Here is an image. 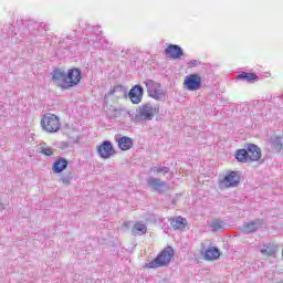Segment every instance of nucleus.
<instances>
[{
    "label": "nucleus",
    "mask_w": 283,
    "mask_h": 283,
    "mask_svg": "<svg viewBox=\"0 0 283 283\" xmlns=\"http://www.w3.org/2000/svg\"><path fill=\"white\" fill-rule=\"evenodd\" d=\"M158 114V109L154 107V104L147 102L138 107V113L135 115V123H147L154 120L155 116Z\"/></svg>",
    "instance_id": "7ed1b4c3"
},
{
    "label": "nucleus",
    "mask_w": 283,
    "mask_h": 283,
    "mask_svg": "<svg viewBox=\"0 0 283 283\" xmlns=\"http://www.w3.org/2000/svg\"><path fill=\"white\" fill-rule=\"evenodd\" d=\"M245 149L249 154V158L251 163H256V160H260L262 158V149L259 148L255 144H248L245 145Z\"/></svg>",
    "instance_id": "9b49d317"
},
{
    "label": "nucleus",
    "mask_w": 283,
    "mask_h": 283,
    "mask_svg": "<svg viewBox=\"0 0 283 283\" xmlns=\"http://www.w3.org/2000/svg\"><path fill=\"white\" fill-rule=\"evenodd\" d=\"M28 30H29V32H32V34H34V29H32V27L30 24H28Z\"/></svg>",
    "instance_id": "473e14b6"
},
{
    "label": "nucleus",
    "mask_w": 283,
    "mask_h": 283,
    "mask_svg": "<svg viewBox=\"0 0 283 283\" xmlns=\"http://www.w3.org/2000/svg\"><path fill=\"white\" fill-rule=\"evenodd\" d=\"M276 252H277V247L271 243L263 245V249H261L262 255L273 256L275 255Z\"/></svg>",
    "instance_id": "393cba45"
},
{
    "label": "nucleus",
    "mask_w": 283,
    "mask_h": 283,
    "mask_svg": "<svg viewBox=\"0 0 283 283\" xmlns=\"http://www.w3.org/2000/svg\"><path fill=\"white\" fill-rule=\"evenodd\" d=\"M41 154L44 156H52L54 154L53 149L51 147H43L41 150Z\"/></svg>",
    "instance_id": "cd10ccee"
},
{
    "label": "nucleus",
    "mask_w": 283,
    "mask_h": 283,
    "mask_svg": "<svg viewBox=\"0 0 283 283\" xmlns=\"http://www.w3.org/2000/svg\"><path fill=\"white\" fill-rule=\"evenodd\" d=\"M235 159L238 160V163H251V158L249 157V151L247 150V148L238 149L235 153Z\"/></svg>",
    "instance_id": "6ab92c4d"
},
{
    "label": "nucleus",
    "mask_w": 283,
    "mask_h": 283,
    "mask_svg": "<svg viewBox=\"0 0 283 283\" xmlns=\"http://www.w3.org/2000/svg\"><path fill=\"white\" fill-rule=\"evenodd\" d=\"M259 227H262V220L256 219L252 222L244 223L241 227V231H242V233H245V234L255 233V231H258Z\"/></svg>",
    "instance_id": "ddd939ff"
},
{
    "label": "nucleus",
    "mask_w": 283,
    "mask_h": 283,
    "mask_svg": "<svg viewBox=\"0 0 283 283\" xmlns=\"http://www.w3.org/2000/svg\"><path fill=\"white\" fill-rule=\"evenodd\" d=\"M143 94H145V90L140 85H135L128 93V98L133 103V105H138L143 103Z\"/></svg>",
    "instance_id": "1a4fd4ad"
},
{
    "label": "nucleus",
    "mask_w": 283,
    "mask_h": 283,
    "mask_svg": "<svg viewBox=\"0 0 283 283\" xmlns=\"http://www.w3.org/2000/svg\"><path fill=\"white\" fill-rule=\"evenodd\" d=\"M270 145L272 149L276 153L282 151L283 148V137L282 136H274L270 139Z\"/></svg>",
    "instance_id": "a211bd4d"
},
{
    "label": "nucleus",
    "mask_w": 283,
    "mask_h": 283,
    "mask_svg": "<svg viewBox=\"0 0 283 283\" xmlns=\"http://www.w3.org/2000/svg\"><path fill=\"white\" fill-rule=\"evenodd\" d=\"M148 96L150 98H154V101H167V93L163 90V84H160L151 93H149Z\"/></svg>",
    "instance_id": "4468645a"
},
{
    "label": "nucleus",
    "mask_w": 283,
    "mask_h": 283,
    "mask_svg": "<svg viewBox=\"0 0 283 283\" xmlns=\"http://www.w3.org/2000/svg\"><path fill=\"white\" fill-rule=\"evenodd\" d=\"M128 114H129V111H127V108H115L113 111L112 117L115 120H123L124 118L127 117Z\"/></svg>",
    "instance_id": "5701e85b"
},
{
    "label": "nucleus",
    "mask_w": 283,
    "mask_h": 283,
    "mask_svg": "<svg viewBox=\"0 0 283 283\" xmlns=\"http://www.w3.org/2000/svg\"><path fill=\"white\" fill-rule=\"evenodd\" d=\"M221 182L227 187V189L238 187V185H240V172L230 171L223 177Z\"/></svg>",
    "instance_id": "6e6552de"
},
{
    "label": "nucleus",
    "mask_w": 283,
    "mask_h": 283,
    "mask_svg": "<svg viewBox=\"0 0 283 283\" xmlns=\"http://www.w3.org/2000/svg\"><path fill=\"white\" fill-rule=\"evenodd\" d=\"M187 218L185 217H176L172 218L170 220V227L175 230V231H185V229H187Z\"/></svg>",
    "instance_id": "f8f14e48"
},
{
    "label": "nucleus",
    "mask_w": 283,
    "mask_h": 283,
    "mask_svg": "<svg viewBox=\"0 0 283 283\" xmlns=\"http://www.w3.org/2000/svg\"><path fill=\"white\" fill-rule=\"evenodd\" d=\"M65 169H67V159L60 157L57 158L52 167V170L54 171V174H63V171H65Z\"/></svg>",
    "instance_id": "2eb2a0df"
},
{
    "label": "nucleus",
    "mask_w": 283,
    "mask_h": 283,
    "mask_svg": "<svg viewBox=\"0 0 283 283\" xmlns=\"http://www.w3.org/2000/svg\"><path fill=\"white\" fill-rule=\"evenodd\" d=\"M52 81L55 82L57 87L62 90H70V87H76L81 83V69H70L65 73L62 69H54L51 73Z\"/></svg>",
    "instance_id": "f257e3e1"
},
{
    "label": "nucleus",
    "mask_w": 283,
    "mask_h": 283,
    "mask_svg": "<svg viewBox=\"0 0 283 283\" xmlns=\"http://www.w3.org/2000/svg\"><path fill=\"white\" fill-rule=\"evenodd\" d=\"M116 90H118V86H117V87H114L113 90H111V91H109V94H111V95L116 94Z\"/></svg>",
    "instance_id": "2f4dec72"
},
{
    "label": "nucleus",
    "mask_w": 283,
    "mask_h": 283,
    "mask_svg": "<svg viewBox=\"0 0 283 283\" xmlns=\"http://www.w3.org/2000/svg\"><path fill=\"white\" fill-rule=\"evenodd\" d=\"M210 229L212 233H218V231H224L227 229V223L221 219H213L210 223Z\"/></svg>",
    "instance_id": "f3484780"
},
{
    "label": "nucleus",
    "mask_w": 283,
    "mask_h": 283,
    "mask_svg": "<svg viewBox=\"0 0 283 283\" xmlns=\"http://www.w3.org/2000/svg\"><path fill=\"white\" fill-rule=\"evenodd\" d=\"M99 30H101V27H96V28H95V31H96V32H101Z\"/></svg>",
    "instance_id": "72a5a7b5"
},
{
    "label": "nucleus",
    "mask_w": 283,
    "mask_h": 283,
    "mask_svg": "<svg viewBox=\"0 0 283 283\" xmlns=\"http://www.w3.org/2000/svg\"><path fill=\"white\" fill-rule=\"evenodd\" d=\"M147 233V226L143 222H137L132 228V235H145Z\"/></svg>",
    "instance_id": "aec40b11"
},
{
    "label": "nucleus",
    "mask_w": 283,
    "mask_h": 283,
    "mask_svg": "<svg viewBox=\"0 0 283 283\" xmlns=\"http://www.w3.org/2000/svg\"><path fill=\"white\" fill-rule=\"evenodd\" d=\"M220 258V250L218 248H208L205 252V260H218Z\"/></svg>",
    "instance_id": "4be33fe9"
},
{
    "label": "nucleus",
    "mask_w": 283,
    "mask_h": 283,
    "mask_svg": "<svg viewBox=\"0 0 283 283\" xmlns=\"http://www.w3.org/2000/svg\"><path fill=\"white\" fill-rule=\"evenodd\" d=\"M165 54L169 59L176 60V59H182V56H185V51L178 44H169L165 49Z\"/></svg>",
    "instance_id": "9d476101"
},
{
    "label": "nucleus",
    "mask_w": 283,
    "mask_h": 283,
    "mask_svg": "<svg viewBox=\"0 0 283 283\" xmlns=\"http://www.w3.org/2000/svg\"><path fill=\"white\" fill-rule=\"evenodd\" d=\"M174 256V248L167 247L163 252H160L156 259L148 263L149 269H160V266H167L171 262Z\"/></svg>",
    "instance_id": "20e7f679"
},
{
    "label": "nucleus",
    "mask_w": 283,
    "mask_h": 283,
    "mask_svg": "<svg viewBox=\"0 0 283 283\" xmlns=\"http://www.w3.org/2000/svg\"><path fill=\"white\" fill-rule=\"evenodd\" d=\"M35 28H38L39 31L44 30L46 32L48 24H45V23H40V24L35 23Z\"/></svg>",
    "instance_id": "c756f323"
},
{
    "label": "nucleus",
    "mask_w": 283,
    "mask_h": 283,
    "mask_svg": "<svg viewBox=\"0 0 283 283\" xmlns=\"http://www.w3.org/2000/svg\"><path fill=\"white\" fill-rule=\"evenodd\" d=\"M189 65H191V67H196V65H198V61L192 60V61L189 62Z\"/></svg>",
    "instance_id": "7c9ffc66"
},
{
    "label": "nucleus",
    "mask_w": 283,
    "mask_h": 283,
    "mask_svg": "<svg viewBox=\"0 0 283 283\" xmlns=\"http://www.w3.org/2000/svg\"><path fill=\"white\" fill-rule=\"evenodd\" d=\"M40 125L46 134H56L61 130V118L55 114L46 113L42 116Z\"/></svg>",
    "instance_id": "f03ea898"
},
{
    "label": "nucleus",
    "mask_w": 283,
    "mask_h": 283,
    "mask_svg": "<svg viewBox=\"0 0 283 283\" xmlns=\"http://www.w3.org/2000/svg\"><path fill=\"white\" fill-rule=\"evenodd\" d=\"M184 85L189 92H198L202 87V77L198 74L186 76Z\"/></svg>",
    "instance_id": "423d86ee"
},
{
    "label": "nucleus",
    "mask_w": 283,
    "mask_h": 283,
    "mask_svg": "<svg viewBox=\"0 0 283 283\" xmlns=\"http://www.w3.org/2000/svg\"><path fill=\"white\" fill-rule=\"evenodd\" d=\"M96 41L97 43H99V45H102V48H105V49L112 48V43L101 34H97Z\"/></svg>",
    "instance_id": "bb28decb"
},
{
    "label": "nucleus",
    "mask_w": 283,
    "mask_h": 283,
    "mask_svg": "<svg viewBox=\"0 0 283 283\" xmlns=\"http://www.w3.org/2000/svg\"><path fill=\"white\" fill-rule=\"evenodd\" d=\"M146 90H147V94H151L156 88L160 87V83L154 81V80H146L144 82Z\"/></svg>",
    "instance_id": "a878e982"
},
{
    "label": "nucleus",
    "mask_w": 283,
    "mask_h": 283,
    "mask_svg": "<svg viewBox=\"0 0 283 283\" xmlns=\"http://www.w3.org/2000/svg\"><path fill=\"white\" fill-rule=\"evenodd\" d=\"M97 154L99 158L107 160L116 154V150L114 149L112 142L104 140L99 146H97Z\"/></svg>",
    "instance_id": "0eeeda50"
},
{
    "label": "nucleus",
    "mask_w": 283,
    "mask_h": 283,
    "mask_svg": "<svg viewBox=\"0 0 283 283\" xmlns=\"http://www.w3.org/2000/svg\"><path fill=\"white\" fill-rule=\"evenodd\" d=\"M118 147L122 149V151H127L128 149H132L134 147V142L132 140L130 137L124 136L120 137L118 140Z\"/></svg>",
    "instance_id": "dca6fc26"
},
{
    "label": "nucleus",
    "mask_w": 283,
    "mask_h": 283,
    "mask_svg": "<svg viewBox=\"0 0 283 283\" xmlns=\"http://www.w3.org/2000/svg\"><path fill=\"white\" fill-rule=\"evenodd\" d=\"M238 78H240L241 81H247L248 83H253V81H260L258 74L248 72H242L238 75Z\"/></svg>",
    "instance_id": "b1692460"
},
{
    "label": "nucleus",
    "mask_w": 283,
    "mask_h": 283,
    "mask_svg": "<svg viewBox=\"0 0 283 283\" xmlns=\"http://www.w3.org/2000/svg\"><path fill=\"white\" fill-rule=\"evenodd\" d=\"M146 184L147 187L151 189V191H155L156 193L159 195L167 193V191L171 189V186L167 181L157 177H148L146 179Z\"/></svg>",
    "instance_id": "39448f33"
},
{
    "label": "nucleus",
    "mask_w": 283,
    "mask_h": 283,
    "mask_svg": "<svg viewBox=\"0 0 283 283\" xmlns=\"http://www.w3.org/2000/svg\"><path fill=\"white\" fill-rule=\"evenodd\" d=\"M61 181L63 182V185H70L72 182V175H64L61 178Z\"/></svg>",
    "instance_id": "c85d7f7f"
},
{
    "label": "nucleus",
    "mask_w": 283,
    "mask_h": 283,
    "mask_svg": "<svg viewBox=\"0 0 283 283\" xmlns=\"http://www.w3.org/2000/svg\"><path fill=\"white\" fill-rule=\"evenodd\" d=\"M171 171V168L166 167V166H153L149 168L150 174H155L156 176L161 175V176H167Z\"/></svg>",
    "instance_id": "412c9836"
}]
</instances>
